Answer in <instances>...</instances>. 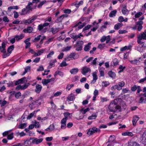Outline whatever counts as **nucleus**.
Masks as SVG:
<instances>
[{
  "label": "nucleus",
  "instance_id": "37",
  "mask_svg": "<svg viewBox=\"0 0 146 146\" xmlns=\"http://www.w3.org/2000/svg\"><path fill=\"white\" fill-rule=\"evenodd\" d=\"M29 11L25 8H23L22 10V12L21 13V15H24L27 13Z\"/></svg>",
  "mask_w": 146,
  "mask_h": 146
},
{
  "label": "nucleus",
  "instance_id": "15",
  "mask_svg": "<svg viewBox=\"0 0 146 146\" xmlns=\"http://www.w3.org/2000/svg\"><path fill=\"white\" fill-rule=\"evenodd\" d=\"M83 35H82L81 33H79L78 35H76L74 34L71 35V36L72 38L74 40H76L78 38H80L81 37H82Z\"/></svg>",
  "mask_w": 146,
  "mask_h": 146
},
{
  "label": "nucleus",
  "instance_id": "49",
  "mask_svg": "<svg viewBox=\"0 0 146 146\" xmlns=\"http://www.w3.org/2000/svg\"><path fill=\"white\" fill-rule=\"evenodd\" d=\"M143 13L141 12L137 13L135 15V17L136 18H138L142 15Z\"/></svg>",
  "mask_w": 146,
  "mask_h": 146
},
{
  "label": "nucleus",
  "instance_id": "50",
  "mask_svg": "<svg viewBox=\"0 0 146 146\" xmlns=\"http://www.w3.org/2000/svg\"><path fill=\"white\" fill-rule=\"evenodd\" d=\"M46 2V1H44L41 2L38 5L37 7L38 8H40L41 7L42 5L45 3Z\"/></svg>",
  "mask_w": 146,
  "mask_h": 146
},
{
  "label": "nucleus",
  "instance_id": "26",
  "mask_svg": "<svg viewBox=\"0 0 146 146\" xmlns=\"http://www.w3.org/2000/svg\"><path fill=\"white\" fill-rule=\"evenodd\" d=\"M14 48V45H12L9 46L8 48L7 51L10 54L11 53L12 51H13Z\"/></svg>",
  "mask_w": 146,
  "mask_h": 146
},
{
  "label": "nucleus",
  "instance_id": "30",
  "mask_svg": "<svg viewBox=\"0 0 146 146\" xmlns=\"http://www.w3.org/2000/svg\"><path fill=\"white\" fill-rule=\"evenodd\" d=\"M128 146H140L136 142H130L128 143Z\"/></svg>",
  "mask_w": 146,
  "mask_h": 146
},
{
  "label": "nucleus",
  "instance_id": "38",
  "mask_svg": "<svg viewBox=\"0 0 146 146\" xmlns=\"http://www.w3.org/2000/svg\"><path fill=\"white\" fill-rule=\"evenodd\" d=\"M71 48V46H68L66 47H64L62 50V51L63 52L68 51Z\"/></svg>",
  "mask_w": 146,
  "mask_h": 146
},
{
  "label": "nucleus",
  "instance_id": "35",
  "mask_svg": "<svg viewBox=\"0 0 146 146\" xmlns=\"http://www.w3.org/2000/svg\"><path fill=\"white\" fill-rule=\"evenodd\" d=\"M50 82L49 80L45 79H43L42 80V83L44 85H46L48 83Z\"/></svg>",
  "mask_w": 146,
  "mask_h": 146
},
{
  "label": "nucleus",
  "instance_id": "45",
  "mask_svg": "<svg viewBox=\"0 0 146 146\" xmlns=\"http://www.w3.org/2000/svg\"><path fill=\"white\" fill-rule=\"evenodd\" d=\"M74 84H68V85L66 87V89L67 91H69L70 89H71V88L74 86Z\"/></svg>",
  "mask_w": 146,
  "mask_h": 146
},
{
  "label": "nucleus",
  "instance_id": "31",
  "mask_svg": "<svg viewBox=\"0 0 146 146\" xmlns=\"http://www.w3.org/2000/svg\"><path fill=\"white\" fill-rule=\"evenodd\" d=\"M109 76L113 78H115L116 75L115 72L111 71H110L108 73Z\"/></svg>",
  "mask_w": 146,
  "mask_h": 146
},
{
  "label": "nucleus",
  "instance_id": "20",
  "mask_svg": "<svg viewBox=\"0 0 146 146\" xmlns=\"http://www.w3.org/2000/svg\"><path fill=\"white\" fill-rule=\"evenodd\" d=\"M139 117L137 115H135L133 117L132 121L133 124L134 126L136 125V123L137 121L139 120Z\"/></svg>",
  "mask_w": 146,
  "mask_h": 146
},
{
  "label": "nucleus",
  "instance_id": "56",
  "mask_svg": "<svg viewBox=\"0 0 146 146\" xmlns=\"http://www.w3.org/2000/svg\"><path fill=\"white\" fill-rule=\"evenodd\" d=\"M64 115L65 117L64 118H66V119H67L69 117L70 115V113L68 112H65L64 113Z\"/></svg>",
  "mask_w": 146,
  "mask_h": 146
},
{
  "label": "nucleus",
  "instance_id": "18",
  "mask_svg": "<svg viewBox=\"0 0 146 146\" xmlns=\"http://www.w3.org/2000/svg\"><path fill=\"white\" fill-rule=\"evenodd\" d=\"M75 97L74 95L71 94L69 95L67 98V101L68 102H70L73 101L75 100Z\"/></svg>",
  "mask_w": 146,
  "mask_h": 146
},
{
  "label": "nucleus",
  "instance_id": "34",
  "mask_svg": "<svg viewBox=\"0 0 146 146\" xmlns=\"http://www.w3.org/2000/svg\"><path fill=\"white\" fill-rule=\"evenodd\" d=\"M127 19L126 18L125 19H124V18L121 16H120L118 19V21L120 22H121L123 21L125 22H127Z\"/></svg>",
  "mask_w": 146,
  "mask_h": 146
},
{
  "label": "nucleus",
  "instance_id": "47",
  "mask_svg": "<svg viewBox=\"0 0 146 146\" xmlns=\"http://www.w3.org/2000/svg\"><path fill=\"white\" fill-rule=\"evenodd\" d=\"M19 9V7L17 6H10L8 7V9L10 10L11 9Z\"/></svg>",
  "mask_w": 146,
  "mask_h": 146
},
{
  "label": "nucleus",
  "instance_id": "33",
  "mask_svg": "<svg viewBox=\"0 0 146 146\" xmlns=\"http://www.w3.org/2000/svg\"><path fill=\"white\" fill-rule=\"evenodd\" d=\"M97 117V115L96 113H93L91 115L89 116L88 119L89 120L95 119Z\"/></svg>",
  "mask_w": 146,
  "mask_h": 146
},
{
  "label": "nucleus",
  "instance_id": "52",
  "mask_svg": "<svg viewBox=\"0 0 146 146\" xmlns=\"http://www.w3.org/2000/svg\"><path fill=\"white\" fill-rule=\"evenodd\" d=\"M63 19L61 15L58 17L55 21L56 23H59L62 21Z\"/></svg>",
  "mask_w": 146,
  "mask_h": 146
},
{
  "label": "nucleus",
  "instance_id": "64",
  "mask_svg": "<svg viewBox=\"0 0 146 146\" xmlns=\"http://www.w3.org/2000/svg\"><path fill=\"white\" fill-rule=\"evenodd\" d=\"M125 84V82L123 81L119 82L118 84V85L121 88L124 86Z\"/></svg>",
  "mask_w": 146,
  "mask_h": 146
},
{
  "label": "nucleus",
  "instance_id": "44",
  "mask_svg": "<svg viewBox=\"0 0 146 146\" xmlns=\"http://www.w3.org/2000/svg\"><path fill=\"white\" fill-rule=\"evenodd\" d=\"M125 68V66H123L122 65H120L119 68V70L118 71L119 73L122 72L123 70Z\"/></svg>",
  "mask_w": 146,
  "mask_h": 146
},
{
  "label": "nucleus",
  "instance_id": "9",
  "mask_svg": "<svg viewBox=\"0 0 146 146\" xmlns=\"http://www.w3.org/2000/svg\"><path fill=\"white\" fill-rule=\"evenodd\" d=\"M36 7V5H35L34 6H33L32 3L31 2H29L27 5L26 7V9L29 11H32L33 9L35 8Z\"/></svg>",
  "mask_w": 146,
  "mask_h": 146
},
{
  "label": "nucleus",
  "instance_id": "17",
  "mask_svg": "<svg viewBox=\"0 0 146 146\" xmlns=\"http://www.w3.org/2000/svg\"><path fill=\"white\" fill-rule=\"evenodd\" d=\"M6 44L5 42H3L2 43L1 46H0V51L2 53L5 52H6L5 49Z\"/></svg>",
  "mask_w": 146,
  "mask_h": 146
},
{
  "label": "nucleus",
  "instance_id": "2",
  "mask_svg": "<svg viewBox=\"0 0 146 146\" xmlns=\"http://www.w3.org/2000/svg\"><path fill=\"white\" fill-rule=\"evenodd\" d=\"M137 43L140 44H142L143 43L141 41L143 39L146 40V30L143 32L142 33L137 37Z\"/></svg>",
  "mask_w": 146,
  "mask_h": 146
},
{
  "label": "nucleus",
  "instance_id": "7",
  "mask_svg": "<svg viewBox=\"0 0 146 146\" xmlns=\"http://www.w3.org/2000/svg\"><path fill=\"white\" fill-rule=\"evenodd\" d=\"M46 37L45 36H42L41 35L38 36L37 37L35 38V42H38L41 39V40L40 42V44H42L43 42V40L45 39Z\"/></svg>",
  "mask_w": 146,
  "mask_h": 146
},
{
  "label": "nucleus",
  "instance_id": "59",
  "mask_svg": "<svg viewBox=\"0 0 146 146\" xmlns=\"http://www.w3.org/2000/svg\"><path fill=\"white\" fill-rule=\"evenodd\" d=\"M119 99L117 98L116 99H114L113 101L111 102V103H113V104L116 105H117V104H118V101L119 100Z\"/></svg>",
  "mask_w": 146,
  "mask_h": 146
},
{
  "label": "nucleus",
  "instance_id": "58",
  "mask_svg": "<svg viewBox=\"0 0 146 146\" xmlns=\"http://www.w3.org/2000/svg\"><path fill=\"white\" fill-rule=\"evenodd\" d=\"M3 53V54L2 55L3 58H6L7 57H8V56H9L10 55V54H9V53L7 52H4Z\"/></svg>",
  "mask_w": 146,
  "mask_h": 146
},
{
  "label": "nucleus",
  "instance_id": "42",
  "mask_svg": "<svg viewBox=\"0 0 146 146\" xmlns=\"http://www.w3.org/2000/svg\"><path fill=\"white\" fill-rule=\"evenodd\" d=\"M92 25H87L83 28L82 31L84 32L85 31L89 29L92 27Z\"/></svg>",
  "mask_w": 146,
  "mask_h": 146
},
{
  "label": "nucleus",
  "instance_id": "53",
  "mask_svg": "<svg viewBox=\"0 0 146 146\" xmlns=\"http://www.w3.org/2000/svg\"><path fill=\"white\" fill-rule=\"evenodd\" d=\"M90 110V108H87L85 109H82L81 110V112H82L83 114H85L86 112L89 111Z\"/></svg>",
  "mask_w": 146,
  "mask_h": 146
},
{
  "label": "nucleus",
  "instance_id": "21",
  "mask_svg": "<svg viewBox=\"0 0 146 146\" xmlns=\"http://www.w3.org/2000/svg\"><path fill=\"white\" fill-rule=\"evenodd\" d=\"M33 30V28L31 27H28L27 29H24L23 31L25 33H31Z\"/></svg>",
  "mask_w": 146,
  "mask_h": 146
},
{
  "label": "nucleus",
  "instance_id": "14",
  "mask_svg": "<svg viewBox=\"0 0 146 146\" xmlns=\"http://www.w3.org/2000/svg\"><path fill=\"white\" fill-rule=\"evenodd\" d=\"M45 51V50L44 49H42L38 50L37 52H36L35 55H33V57H34L36 56H39L43 53Z\"/></svg>",
  "mask_w": 146,
  "mask_h": 146
},
{
  "label": "nucleus",
  "instance_id": "43",
  "mask_svg": "<svg viewBox=\"0 0 146 146\" xmlns=\"http://www.w3.org/2000/svg\"><path fill=\"white\" fill-rule=\"evenodd\" d=\"M26 124L25 123H21L20 124L19 126V129H23L26 127Z\"/></svg>",
  "mask_w": 146,
  "mask_h": 146
},
{
  "label": "nucleus",
  "instance_id": "5",
  "mask_svg": "<svg viewBox=\"0 0 146 146\" xmlns=\"http://www.w3.org/2000/svg\"><path fill=\"white\" fill-rule=\"evenodd\" d=\"M100 132V129H98L96 127H93L92 128L90 129L87 132V133L88 135H91L94 133L98 132Z\"/></svg>",
  "mask_w": 146,
  "mask_h": 146
},
{
  "label": "nucleus",
  "instance_id": "13",
  "mask_svg": "<svg viewBox=\"0 0 146 146\" xmlns=\"http://www.w3.org/2000/svg\"><path fill=\"white\" fill-rule=\"evenodd\" d=\"M25 78H23L18 80L15 82V85H16L19 84H22L25 83V82H27V81L25 80Z\"/></svg>",
  "mask_w": 146,
  "mask_h": 146
},
{
  "label": "nucleus",
  "instance_id": "3",
  "mask_svg": "<svg viewBox=\"0 0 146 146\" xmlns=\"http://www.w3.org/2000/svg\"><path fill=\"white\" fill-rule=\"evenodd\" d=\"M84 42L80 40L77 42L74 45V47L76 48V50L77 51H81L82 49V45Z\"/></svg>",
  "mask_w": 146,
  "mask_h": 146
},
{
  "label": "nucleus",
  "instance_id": "39",
  "mask_svg": "<svg viewBox=\"0 0 146 146\" xmlns=\"http://www.w3.org/2000/svg\"><path fill=\"white\" fill-rule=\"evenodd\" d=\"M25 83V84L23 85H21L22 90H24L27 88L29 85V84L28 83Z\"/></svg>",
  "mask_w": 146,
  "mask_h": 146
},
{
  "label": "nucleus",
  "instance_id": "16",
  "mask_svg": "<svg viewBox=\"0 0 146 146\" xmlns=\"http://www.w3.org/2000/svg\"><path fill=\"white\" fill-rule=\"evenodd\" d=\"M92 44V43L91 42H89L87 44L85 45L84 46V51L86 52L89 51L90 49L91 48V45Z\"/></svg>",
  "mask_w": 146,
  "mask_h": 146
},
{
  "label": "nucleus",
  "instance_id": "12",
  "mask_svg": "<svg viewBox=\"0 0 146 146\" xmlns=\"http://www.w3.org/2000/svg\"><path fill=\"white\" fill-rule=\"evenodd\" d=\"M38 29L39 31H41V32L43 33H45L47 30L46 28H44L42 24L39 25L38 26Z\"/></svg>",
  "mask_w": 146,
  "mask_h": 146
},
{
  "label": "nucleus",
  "instance_id": "48",
  "mask_svg": "<svg viewBox=\"0 0 146 146\" xmlns=\"http://www.w3.org/2000/svg\"><path fill=\"white\" fill-rule=\"evenodd\" d=\"M115 139V137L114 135H111L109 139V141L110 142L113 141Z\"/></svg>",
  "mask_w": 146,
  "mask_h": 146
},
{
  "label": "nucleus",
  "instance_id": "19",
  "mask_svg": "<svg viewBox=\"0 0 146 146\" xmlns=\"http://www.w3.org/2000/svg\"><path fill=\"white\" fill-rule=\"evenodd\" d=\"M42 86L41 85L37 84L36 85V89L35 91L37 93H39L41 91L42 88Z\"/></svg>",
  "mask_w": 146,
  "mask_h": 146
},
{
  "label": "nucleus",
  "instance_id": "54",
  "mask_svg": "<svg viewBox=\"0 0 146 146\" xmlns=\"http://www.w3.org/2000/svg\"><path fill=\"white\" fill-rule=\"evenodd\" d=\"M119 62L118 60L116 58H115L113 59V64L114 66H116L118 64Z\"/></svg>",
  "mask_w": 146,
  "mask_h": 146
},
{
  "label": "nucleus",
  "instance_id": "29",
  "mask_svg": "<svg viewBox=\"0 0 146 146\" xmlns=\"http://www.w3.org/2000/svg\"><path fill=\"white\" fill-rule=\"evenodd\" d=\"M122 24L121 23H117L115 24L114 27V28L115 29L117 30L121 27Z\"/></svg>",
  "mask_w": 146,
  "mask_h": 146
},
{
  "label": "nucleus",
  "instance_id": "10",
  "mask_svg": "<svg viewBox=\"0 0 146 146\" xmlns=\"http://www.w3.org/2000/svg\"><path fill=\"white\" fill-rule=\"evenodd\" d=\"M32 144H38L41 143L43 141L42 138H40L38 139L35 137H34L32 139Z\"/></svg>",
  "mask_w": 146,
  "mask_h": 146
},
{
  "label": "nucleus",
  "instance_id": "63",
  "mask_svg": "<svg viewBox=\"0 0 146 146\" xmlns=\"http://www.w3.org/2000/svg\"><path fill=\"white\" fill-rule=\"evenodd\" d=\"M58 75H59L61 77H62L64 75V73L60 71H57Z\"/></svg>",
  "mask_w": 146,
  "mask_h": 146
},
{
  "label": "nucleus",
  "instance_id": "25",
  "mask_svg": "<svg viewBox=\"0 0 146 146\" xmlns=\"http://www.w3.org/2000/svg\"><path fill=\"white\" fill-rule=\"evenodd\" d=\"M78 71V69L77 68H74L70 70L71 74H76Z\"/></svg>",
  "mask_w": 146,
  "mask_h": 146
},
{
  "label": "nucleus",
  "instance_id": "4",
  "mask_svg": "<svg viewBox=\"0 0 146 146\" xmlns=\"http://www.w3.org/2000/svg\"><path fill=\"white\" fill-rule=\"evenodd\" d=\"M36 19V17L33 16L29 19L23 20L21 22L20 24H29L33 22Z\"/></svg>",
  "mask_w": 146,
  "mask_h": 146
},
{
  "label": "nucleus",
  "instance_id": "1",
  "mask_svg": "<svg viewBox=\"0 0 146 146\" xmlns=\"http://www.w3.org/2000/svg\"><path fill=\"white\" fill-rule=\"evenodd\" d=\"M109 109L111 112L119 111H121V107L119 106L116 105L111 102L109 105Z\"/></svg>",
  "mask_w": 146,
  "mask_h": 146
},
{
  "label": "nucleus",
  "instance_id": "23",
  "mask_svg": "<svg viewBox=\"0 0 146 146\" xmlns=\"http://www.w3.org/2000/svg\"><path fill=\"white\" fill-rule=\"evenodd\" d=\"M117 11L114 10L111 11L109 14V16L110 17H115L116 15Z\"/></svg>",
  "mask_w": 146,
  "mask_h": 146
},
{
  "label": "nucleus",
  "instance_id": "22",
  "mask_svg": "<svg viewBox=\"0 0 146 146\" xmlns=\"http://www.w3.org/2000/svg\"><path fill=\"white\" fill-rule=\"evenodd\" d=\"M54 128V126L53 124H52L50 125L49 127L46 129L45 130L50 132L53 130Z\"/></svg>",
  "mask_w": 146,
  "mask_h": 146
},
{
  "label": "nucleus",
  "instance_id": "51",
  "mask_svg": "<svg viewBox=\"0 0 146 146\" xmlns=\"http://www.w3.org/2000/svg\"><path fill=\"white\" fill-rule=\"evenodd\" d=\"M35 111H34L32 113H31L27 117V119H30L34 115Z\"/></svg>",
  "mask_w": 146,
  "mask_h": 146
},
{
  "label": "nucleus",
  "instance_id": "55",
  "mask_svg": "<svg viewBox=\"0 0 146 146\" xmlns=\"http://www.w3.org/2000/svg\"><path fill=\"white\" fill-rule=\"evenodd\" d=\"M13 133H12L8 135L7 138L9 140H11L13 138Z\"/></svg>",
  "mask_w": 146,
  "mask_h": 146
},
{
  "label": "nucleus",
  "instance_id": "61",
  "mask_svg": "<svg viewBox=\"0 0 146 146\" xmlns=\"http://www.w3.org/2000/svg\"><path fill=\"white\" fill-rule=\"evenodd\" d=\"M110 84V83L108 82H102V85L105 87H107Z\"/></svg>",
  "mask_w": 146,
  "mask_h": 146
},
{
  "label": "nucleus",
  "instance_id": "11",
  "mask_svg": "<svg viewBox=\"0 0 146 146\" xmlns=\"http://www.w3.org/2000/svg\"><path fill=\"white\" fill-rule=\"evenodd\" d=\"M110 40V35L107 36H103L101 38L100 41L102 42H104L106 40V43H108Z\"/></svg>",
  "mask_w": 146,
  "mask_h": 146
},
{
  "label": "nucleus",
  "instance_id": "46",
  "mask_svg": "<svg viewBox=\"0 0 146 146\" xmlns=\"http://www.w3.org/2000/svg\"><path fill=\"white\" fill-rule=\"evenodd\" d=\"M100 99L101 100L100 102H106L108 100L107 97L104 98L101 97L100 98Z\"/></svg>",
  "mask_w": 146,
  "mask_h": 146
},
{
  "label": "nucleus",
  "instance_id": "57",
  "mask_svg": "<svg viewBox=\"0 0 146 146\" xmlns=\"http://www.w3.org/2000/svg\"><path fill=\"white\" fill-rule=\"evenodd\" d=\"M97 58H95L92 62L90 63V64L93 65H96L97 64Z\"/></svg>",
  "mask_w": 146,
  "mask_h": 146
},
{
  "label": "nucleus",
  "instance_id": "41",
  "mask_svg": "<svg viewBox=\"0 0 146 146\" xmlns=\"http://www.w3.org/2000/svg\"><path fill=\"white\" fill-rule=\"evenodd\" d=\"M51 31L53 34H55L58 31V29L56 28H52L51 29Z\"/></svg>",
  "mask_w": 146,
  "mask_h": 146
},
{
  "label": "nucleus",
  "instance_id": "62",
  "mask_svg": "<svg viewBox=\"0 0 146 146\" xmlns=\"http://www.w3.org/2000/svg\"><path fill=\"white\" fill-rule=\"evenodd\" d=\"M31 143L30 140H27L25 141L24 144H27V146H30L31 145Z\"/></svg>",
  "mask_w": 146,
  "mask_h": 146
},
{
  "label": "nucleus",
  "instance_id": "60",
  "mask_svg": "<svg viewBox=\"0 0 146 146\" xmlns=\"http://www.w3.org/2000/svg\"><path fill=\"white\" fill-rule=\"evenodd\" d=\"M42 102V100H38L36 101H35V102H36V104L37 106L40 105Z\"/></svg>",
  "mask_w": 146,
  "mask_h": 146
},
{
  "label": "nucleus",
  "instance_id": "6",
  "mask_svg": "<svg viewBox=\"0 0 146 146\" xmlns=\"http://www.w3.org/2000/svg\"><path fill=\"white\" fill-rule=\"evenodd\" d=\"M91 70L90 68L86 66L82 67L81 68V73L85 75L88 72L90 73Z\"/></svg>",
  "mask_w": 146,
  "mask_h": 146
},
{
  "label": "nucleus",
  "instance_id": "8",
  "mask_svg": "<svg viewBox=\"0 0 146 146\" xmlns=\"http://www.w3.org/2000/svg\"><path fill=\"white\" fill-rule=\"evenodd\" d=\"M76 54L74 52H72L66 58L65 60L66 61H69L72 59H75L77 58V57H76Z\"/></svg>",
  "mask_w": 146,
  "mask_h": 146
},
{
  "label": "nucleus",
  "instance_id": "28",
  "mask_svg": "<svg viewBox=\"0 0 146 146\" xmlns=\"http://www.w3.org/2000/svg\"><path fill=\"white\" fill-rule=\"evenodd\" d=\"M24 37L23 35L21 34L20 35H16L15 37L17 41L19 40L22 39Z\"/></svg>",
  "mask_w": 146,
  "mask_h": 146
},
{
  "label": "nucleus",
  "instance_id": "27",
  "mask_svg": "<svg viewBox=\"0 0 146 146\" xmlns=\"http://www.w3.org/2000/svg\"><path fill=\"white\" fill-rule=\"evenodd\" d=\"M140 58H139L138 59H136L134 60H133L130 61V62L131 63L133 64H135L136 65H138L140 62L139 60L140 59Z\"/></svg>",
  "mask_w": 146,
  "mask_h": 146
},
{
  "label": "nucleus",
  "instance_id": "36",
  "mask_svg": "<svg viewBox=\"0 0 146 146\" xmlns=\"http://www.w3.org/2000/svg\"><path fill=\"white\" fill-rule=\"evenodd\" d=\"M139 102L141 103H146V98H144L143 97H141L139 100Z\"/></svg>",
  "mask_w": 146,
  "mask_h": 146
},
{
  "label": "nucleus",
  "instance_id": "24",
  "mask_svg": "<svg viewBox=\"0 0 146 146\" xmlns=\"http://www.w3.org/2000/svg\"><path fill=\"white\" fill-rule=\"evenodd\" d=\"M31 109H32L37 106L36 104V102L35 101H33L29 104V106Z\"/></svg>",
  "mask_w": 146,
  "mask_h": 146
},
{
  "label": "nucleus",
  "instance_id": "40",
  "mask_svg": "<svg viewBox=\"0 0 146 146\" xmlns=\"http://www.w3.org/2000/svg\"><path fill=\"white\" fill-rule=\"evenodd\" d=\"M54 39V37H52L48 39V40L47 41L45 42L44 44H49V43L53 41Z\"/></svg>",
  "mask_w": 146,
  "mask_h": 146
},
{
  "label": "nucleus",
  "instance_id": "32",
  "mask_svg": "<svg viewBox=\"0 0 146 146\" xmlns=\"http://www.w3.org/2000/svg\"><path fill=\"white\" fill-rule=\"evenodd\" d=\"M62 94V92L58 91L55 93L53 96H51L50 98V99H52L54 97L58 96H60Z\"/></svg>",
  "mask_w": 146,
  "mask_h": 146
}]
</instances>
